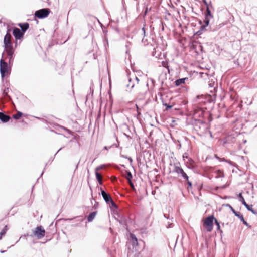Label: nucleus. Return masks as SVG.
Here are the masks:
<instances>
[{
  "label": "nucleus",
  "instance_id": "nucleus-1",
  "mask_svg": "<svg viewBox=\"0 0 257 257\" xmlns=\"http://www.w3.org/2000/svg\"><path fill=\"white\" fill-rule=\"evenodd\" d=\"M216 94L198 95L194 100V104L203 106L205 109L211 110L213 107Z\"/></svg>",
  "mask_w": 257,
  "mask_h": 257
},
{
  "label": "nucleus",
  "instance_id": "nucleus-2",
  "mask_svg": "<svg viewBox=\"0 0 257 257\" xmlns=\"http://www.w3.org/2000/svg\"><path fill=\"white\" fill-rule=\"evenodd\" d=\"M205 109L203 106L194 104L193 106V119H203L206 120L209 114V111Z\"/></svg>",
  "mask_w": 257,
  "mask_h": 257
},
{
  "label": "nucleus",
  "instance_id": "nucleus-3",
  "mask_svg": "<svg viewBox=\"0 0 257 257\" xmlns=\"http://www.w3.org/2000/svg\"><path fill=\"white\" fill-rule=\"evenodd\" d=\"M12 66L9 65V63L6 62L3 58L0 60V73L3 83L4 82V77L10 74Z\"/></svg>",
  "mask_w": 257,
  "mask_h": 257
},
{
  "label": "nucleus",
  "instance_id": "nucleus-4",
  "mask_svg": "<svg viewBox=\"0 0 257 257\" xmlns=\"http://www.w3.org/2000/svg\"><path fill=\"white\" fill-rule=\"evenodd\" d=\"M192 124L195 131L201 133L205 130L206 126V120L203 119H192Z\"/></svg>",
  "mask_w": 257,
  "mask_h": 257
},
{
  "label": "nucleus",
  "instance_id": "nucleus-5",
  "mask_svg": "<svg viewBox=\"0 0 257 257\" xmlns=\"http://www.w3.org/2000/svg\"><path fill=\"white\" fill-rule=\"evenodd\" d=\"M51 13V11L49 8H42L37 10L34 13V19H43L47 18Z\"/></svg>",
  "mask_w": 257,
  "mask_h": 257
},
{
  "label": "nucleus",
  "instance_id": "nucleus-6",
  "mask_svg": "<svg viewBox=\"0 0 257 257\" xmlns=\"http://www.w3.org/2000/svg\"><path fill=\"white\" fill-rule=\"evenodd\" d=\"M215 217L213 215H209L204 220L203 226L208 232H211L213 228Z\"/></svg>",
  "mask_w": 257,
  "mask_h": 257
},
{
  "label": "nucleus",
  "instance_id": "nucleus-7",
  "mask_svg": "<svg viewBox=\"0 0 257 257\" xmlns=\"http://www.w3.org/2000/svg\"><path fill=\"white\" fill-rule=\"evenodd\" d=\"M204 24H202V21L201 20H198L199 24H200V29L197 32H195L193 37L194 38H198V37L203 34V32H205L208 30L207 27L209 25V22L208 20H203Z\"/></svg>",
  "mask_w": 257,
  "mask_h": 257
},
{
  "label": "nucleus",
  "instance_id": "nucleus-8",
  "mask_svg": "<svg viewBox=\"0 0 257 257\" xmlns=\"http://www.w3.org/2000/svg\"><path fill=\"white\" fill-rule=\"evenodd\" d=\"M46 231L42 226H37L33 230L32 234H30L31 237L36 236L38 239L43 238L45 235Z\"/></svg>",
  "mask_w": 257,
  "mask_h": 257
},
{
  "label": "nucleus",
  "instance_id": "nucleus-9",
  "mask_svg": "<svg viewBox=\"0 0 257 257\" xmlns=\"http://www.w3.org/2000/svg\"><path fill=\"white\" fill-rule=\"evenodd\" d=\"M173 172L176 173L178 177H181L184 180H187V178L189 177L188 175L184 171L183 169L181 167L177 165L176 164H174Z\"/></svg>",
  "mask_w": 257,
  "mask_h": 257
},
{
  "label": "nucleus",
  "instance_id": "nucleus-10",
  "mask_svg": "<svg viewBox=\"0 0 257 257\" xmlns=\"http://www.w3.org/2000/svg\"><path fill=\"white\" fill-rule=\"evenodd\" d=\"M5 54L6 57L8 58V63L10 66L13 65L14 59L15 56V50H4L3 55Z\"/></svg>",
  "mask_w": 257,
  "mask_h": 257
},
{
  "label": "nucleus",
  "instance_id": "nucleus-11",
  "mask_svg": "<svg viewBox=\"0 0 257 257\" xmlns=\"http://www.w3.org/2000/svg\"><path fill=\"white\" fill-rule=\"evenodd\" d=\"M208 86L209 87L211 88L210 92L212 94H216L218 88V83L216 79L214 80L213 79H211V80H209L208 82Z\"/></svg>",
  "mask_w": 257,
  "mask_h": 257
},
{
  "label": "nucleus",
  "instance_id": "nucleus-12",
  "mask_svg": "<svg viewBox=\"0 0 257 257\" xmlns=\"http://www.w3.org/2000/svg\"><path fill=\"white\" fill-rule=\"evenodd\" d=\"M13 35L16 40H20L23 38L24 34L21 31L20 29L14 27L13 30Z\"/></svg>",
  "mask_w": 257,
  "mask_h": 257
},
{
  "label": "nucleus",
  "instance_id": "nucleus-13",
  "mask_svg": "<svg viewBox=\"0 0 257 257\" xmlns=\"http://www.w3.org/2000/svg\"><path fill=\"white\" fill-rule=\"evenodd\" d=\"M105 166H106L105 164L100 165L97 166L95 168V176H96V179L100 185H102L103 183H102V181L101 180L100 175L99 173H98V171L100 170L101 169H103L105 167Z\"/></svg>",
  "mask_w": 257,
  "mask_h": 257
},
{
  "label": "nucleus",
  "instance_id": "nucleus-14",
  "mask_svg": "<svg viewBox=\"0 0 257 257\" xmlns=\"http://www.w3.org/2000/svg\"><path fill=\"white\" fill-rule=\"evenodd\" d=\"M60 127L62 128H63L64 130H65L66 132H67L69 134L73 136V137L72 138V139H71L69 141V142H73L74 141H79V140L80 139V137L79 135H78L77 134L74 135V133L72 131H71L70 130L68 129V128L65 127V126H61Z\"/></svg>",
  "mask_w": 257,
  "mask_h": 257
},
{
  "label": "nucleus",
  "instance_id": "nucleus-15",
  "mask_svg": "<svg viewBox=\"0 0 257 257\" xmlns=\"http://www.w3.org/2000/svg\"><path fill=\"white\" fill-rule=\"evenodd\" d=\"M4 50H15V48L13 47V44L11 41V40H7L4 39Z\"/></svg>",
  "mask_w": 257,
  "mask_h": 257
},
{
  "label": "nucleus",
  "instance_id": "nucleus-16",
  "mask_svg": "<svg viewBox=\"0 0 257 257\" xmlns=\"http://www.w3.org/2000/svg\"><path fill=\"white\" fill-rule=\"evenodd\" d=\"M186 164V166L188 168L191 169L192 170H194L197 168V165L196 163L194 160H193L191 158H189V160L185 162Z\"/></svg>",
  "mask_w": 257,
  "mask_h": 257
},
{
  "label": "nucleus",
  "instance_id": "nucleus-17",
  "mask_svg": "<svg viewBox=\"0 0 257 257\" xmlns=\"http://www.w3.org/2000/svg\"><path fill=\"white\" fill-rule=\"evenodd\" d=\"M211 7H207L206 8V11L204 13V20H208V22H210V19L213 18V16L211 13Z\"/></svg>",
  "mask_w": 257,
  "mask_h": 257
},
{
  "label": "nucleus",
  "instance_id": "nucleus-18",
  "mask_svg": "<svg viewBox=\"0 0 257 257\" xmlns=\"http://www.w3.org/2000/svg\"><path fill=\"white\" fill-rule=\"evenodd\" d=\"M11 117L4 112H0V120L3 123H5L10 121Z\"/></svg>",
  "mask_w": 257,
  "mask_h": 257
},
{
  "label": "nucleus",
  "instance_id": "nucleus-19",
  "mask_svg": "<svg viewBox=\"0 0 257 257\" xmlns=\"http://www.w3.org/2000/svg\"><path fill=\"white\" fill-rule=\"evenodd\" d=\"M107 205L109 206L111 212L115 214V211L118 209V207L113 200L109 202L108 204H107Z\"/></svg>",
  "mask_w": 257,
  "mask_h": 257
},
{
  "label": "nucleus",
  "instance_id": "nucleus-20",
  "mask_svg": "<svg viewBox=\"0 0 257 257\" xmlns=\"http://www.w3.org/2000/svg\"><path fill=\"white\" fill-rule=\"evenodd\" d=\"M21 31L25 34L26 31L29 28V24L27 22L20 23L18 24Z\"/></svg>",
  "mask_w": 257,
  "mask_h": 257
},
{
  "label": "nucleus",
  "instance_id": "nucleus-21",
  "mask_svg": "<svg viewBox=\"0 0 257 257\" xmlns=\"http://www.w3.org/2000/svg\"><path fill=\"white\" fill-rule=\"evenodd\" d=\"M56 223L54 225L53 222H52L49 226L48 228L47 229V233L54 234L56 232Z\"/></svg>",
  "mask_w": 257,
  "mask_h": 257
},
{
  "label": "nucleus",
  "instance_id": "nucleus-22",
  "mask_svg": "<svg viewBox=\"0 0 257 257\" xmlns=\"http://www.w3.org/2000/svg\"><path fill=\"white\" fill-rule=\"evenodd\" d=\"M130 238L132 242V246L134 247L138 245V239L134 234H130Z\"/></svg>",
  "mask_w": 257,
  "mask_h": 257
},
{
  "label": "nucleus",
  "instance_id": "nucleus-23",
  "mask_svg": "<svg viewBox=\"0 0 257 257\" xmlns=\"http://www.w3.org/2000/svg\"><path fill=\"white\" fill-rule=\"evenodd\" d=\"M188 78L184 77L182 78H179L175 80V85L176 86H179L181 84H184L185 83V81L188 80Z\"/></svg>",
  "mask_w": 257,
  "mask_h": 257
},
{
  "label": "nucleus",
  "instance_id": "nucleus-24",
  "mask_svg": "<svg viewBox=\"0 0 257 257\" xmlns=\"http://www.w3.org/2000/svg\"><path fill=\"white\" fill-rule=\"evenodd\" d=\"M128 83L126 84L125 85L126 87L128 88V89H126V91H131L135 86V84L133 82H132V79L128 76Z\"/></svg>",
  "mask_w": 257,
  "mask_h": 257
},
{
  "label": "nucleus",
  "instance_id": "nucleus-25",
  "mask_svg": "<svg viewBox=\"0 0 257 257\" xmlns=\"http://www.w3.org/2000/svg\"><path fill=\"white\" fill-rule=\"evenodd\" d=\"M97 213V211H93L90 213L89 214L87 217L88 222H92L94 219L95 217L96 216Z\"/></svg>",
  "mask_w": 257,
  "mask_h": 257
},
{
  "label": "nucleus",
  "instance_id": "nucleus-26",
  "mask_svg": "<svg viewBox=\"0 0 257 257\" xmlns=\"http://www.w3.org/2000/svg\"><path fill=\"white\" fill-rule=\"evenodd\" d=\"M94 93V89H93V84L91 83L90 86V93L88 94L86 96V101H88L90 97H92Z\"/></svg>",
  "mask_w": 257,
  "mask_h": 257
},
{
  "label": "nucleus",
  "instance_id": "nucleus-27",
  "mask_svg": "<svg viewBox=\"0 0 257 257\" xmlns=\"http://www.w3.org/2000/svg\"><path fill=\"white\" fill-rule=\"evenodd\" d=\"M238 200L244 206H246L247 203L246 202L243 196H242V192L239 193L237 195Z\"/></svg>",
  "mask_w": 257,
  "mask_h": 257
},
{
  "label": "nucleus",
  "instance_id": "nucleus-28",
  "mask_svg": "<svg viewBox=\"0 0 257 257\" xmlns=\"http://www.w3.org/2000/svg\"><path fill=\"white\" fill-rule=\"evenodd\" d=\"M245 207L248 211H250L252 214L257 215V210L252 208V205H249L247 204L245 206Z\"/></svg>",
  "mask_w": 257,
  "mask_h": 257
},
{
  "label": "nucleus",
  "instance_id": "nucleus-29",
  "mask_svg": "<svg viewBox=\"0 0 257 257\" xmlns=\"http://www.w3.org/2000/svg\"><path fill=\"white\" fill-rule=\"evenodd\" d=\"M232 213L234 214V215L238 217L240 221L244 219L243 215L239 211H236L235 209H233Z\"/></svg>",
  "mask_w": 257,
  "mask_h": 257
},
{
  "label": "nucleus",
  "instance_id": "nucleus-30",
  "mask_svg": "<svg viewBox=\"0 0 257 257\" xmlns=\"http://www.w3.org/2000/svg\"><path fill=\"white\" fill-rule=\"evenodd\" d=\"M71 144V147L73 148L74 149L78 150L80 147V143L79 141H74L73 142H69Z\"/></svg>",
  "mask_w": 257,
  "mask_h": 257
},
{
  "label": "nucleus",
  "instance_id": "nucleus-31",
  "mask_svg": "<svg viewBox=\"0 0 257 257\" xmlns=\"http://www.w3.org/2000/svg\"><path fill=\"white\" fill-rule=\"evenodd\" d=\"M214 223L217 227V230L219 231L220 233V235L222 236V234L223 233V231L220 228V225L219 222L218 220L215 218L214 220Z\"/></svg>",
  "mask_w": 257,
  "mask_h": 257
},
{
  "label": "nucleus",
  "instance_id": "nucleus-32",
  "mask_svg": "<svg viewBox=\"0 0 257 257\" xmlns=\"http://www.w3.org/2000/svg\"><path fill=\"white\" fill-rule=\"evenodd\" d=\"M106 204L111 201L113 199L109 193H107L105 196L103 197Z\"/></svg>",
  "mask_w": 257,
  "mask_h": 257
},
{
  "label": "nucleus",
  "instance_id": "nucleus-33",
  "mask_svg": "<svg viewBox=\"0 0 257 257\" xmlns=\"http://www.w3.org/2000/svg\"><path fill=\"white\" fill-rule=\"evenodd\" d=\"M235 141H236L235 138L234 137L230 136H228V137H227L226 138V141H224V143H226L231 142V143H234Z\"/></svg>",
  "mask_w": 257,
  "mask_h": 257
},
{
  "label": "nucleus",
  "instance_id": "nucleus-34",
  "mask_svg": "<svg viewBox=\"0 0 257 257\" xmlns=\"http://www.w3.org/2000/svg\"><path fill=\"white\" fill-rule=\"evenodd\" d=\"M203 51V47L200 43H199L198 45H197V49L196 50V55H199L200 54V53H202Z\"/></svg>",
  "mask_w": 257,
  "mask_h": 257
},
{
  "label": "nucleus",
  "instance_id": "nucleus-35",
  "mask_svg": "<svg viewBox=\"0 0 257 257\" xmlns=\"http://www.w3.org/2000/svg\"><path fill=\"white\" fill-rule=\"evenodd\" d=\"M215 173L217 174L216 176L215 177L216 178H222L224 176L223 172L219 169L215 171Z\"/></svg>",
  "mask_w": 257,
  "mask_h": 257
},
{
  "label": "nucleus",
  "instance_id": "nucleus-36",
  "mask_svg": "<svg viewBox=\"0 0 257 257\" xmlns=\"http://www.w3.org/2000/svg\"><path fill=\"white\" fill-rule=\"evenodd\" d=\"M8 229V227L7 225H5L3 229L0 232V240L2 238L3 236L5 235L7 230Z\"/></svg>",
  "mask_w": 257,
  "mask_h": 257
},
{
  "label": "nucleus",
  "instance_id": "nucleus-37",
  "mask_svg": "<svg viewBox=\"0 0 257 257\" xmlns=\"http://www.w3.org/2000/svg\"><path fill=\"white\" fill-rule=\"evenodd\" d=\"M23 115V113L18 111L17 113L13 115L12 118L15 120H18Z\"/></svg>",
  "mask_w": 257,
  "mask_h": 257
},
{
  "label": "nucleus",
  "instance_id": "nucleus-38",
  "mask_svg": "<svg viewBox=\"0 0 257 257\" xmlns=\"http://www.w3.org/2000/svg\"><path fill=\"white\" fill-rule=\"evenodd\" d=\"M162 65L163 67L166 68L168 70V73H170V70L169 68V65L168 62L167 61H163L162 62Z\"/></svg>",
  "mask_w": 257,
  "mask_h": 257
},
{
  "label": "nucleus",
  "instance_id": "nucleus-39",
  "mask_svg": "<svg viewBox=\"0 0 257 257\" xmlns=\"http://www.w3.org/2000/svg\"><path fill=\"white\" fill-rule=\"evenodd\" d=\"M63 148H64V147L60 148V149H59L57 151V152L55 154V155H54V156H51V157L50 158V159H49V161H48V163H47L45 164V166H46L47 165V164H48V163H51L53 161V160H54V158H55V156H56V155H57V153H58L60 150H61Z\"/></svg>",
  "mask_w": 257,
  "mask_h": 257
},
{
  "label": "nucleus",
  "instance_id": "nucleus-40",
  "mask_svg": "<svg viewBox=\"0 0 257 257\" xmlns=\"http://www.w3.org/2000/svg\"><path fill=\"white\" fill-rule=\"evenodd\" d=\"M125 172L126 173L125 178H126V180H127V181L132 180L133 179V175H132V173L129 170H126Z\"/></svg>",
  "mask_w": 257,
  "mask_h": 257
},
{
  "label": "nucleus",
  "instance_id": "nucleus-41",
  "mask_svg": "<svg viewBox=\"0 0 257 257\" xmlns=\"http://www.w3.org/2000/svg\"><path fill=\"white\" fill-rule=\"evenodd\" d=\"M189 177L187 178V180H185L187 184V189L188 190V191H189L190 190L192 189V183L189 180Z\"/></svg>",
  "mask_w": 257,
  "mask_h": 257
},
{
  "label": "nucleus",
  "instance_id": "nucleus-42",
  "mask_svg": "<svg viewBox=\"0 0 257 257\" xmlns=\"http://www.w3.org/2000/svg\"><path fill=\"white\" fill-rule=\"evenodd\" d=\"M200 75L201 77L203 79H206V77H211L212 76V74H210L207 72H200Z\"/></svg>",
  "mask_w": 257,
  "mask_h": 257
},
{
  "label": "nucleus",
  "instance_id": "nucleus-43",
  "mask_svg": "<svg viewBox=\"0 0 257 257\" xmlns=\"http://www.w3.org/2000/svg\"><path fill=\"white\" fill-rule=\"evenodd\" d=\"M163 106H164L165 107V110L166 111H168L170 109H171L172 107H173V105H171V104H170L169 103H167L166 102H163Z\"/></svg>",
  "mask_w": 257,
  "mask_h": 257
},
{
  "label": "nucleus",
  "instance_id": "nucleus-44",
  "mask_svg": "<svg viewBox=\"0 0 257 257\" xmlns=\"http://www.w3.org/2000/svg\"><path fill=\"white\" fill-rule=\"evenodd\" d=\"M202 2L206 6V8H207V7L213 8L211 2H210V3H208L206 0H202Z\"/></svg>",
  "mask_w": 257,
  "mask_h": 257
},
{
  "label": "nucleus",
  "instance_id": "nucleus-45",
  "mask_svg": "<svg viewBox=\"0 0 257 257\" xmlns=\"http://www.w3.org/2000/svg\"><path fill=\"white\" fill-rule=\"evenodd\" d=\"M195 43L196 42L192 43L190 46V48L192 50H194L195 52H196V50L197 49V45H198V44H196Z\"/></svg>",
  "mask_w": 257,
  "mask_h": 257
},
{
  "label": "nucleus",
  "instance_id": "nucleus-46",
  "mask_svg": "<svg viewBox=\"0 0 257 257\" xmlns=\"http://www.w3.org/2000/svg\"><path fill=\"white\" fill-rule=\"evenodd\" d=\"M8 85H7V87L3 90L2 94L4 96H8V90H9Z\"/></svg>",
  "mask_w": 257,
  "mask_h": 257
},
{
  "label": "nucleus",
  "instance_id": "nucleus-47",
  "mask_svg": "<svg viewBox=\"0 0 257 257\" xmlns=\"http://www.w3.org/2000/svg\"><path fill=\"white\" fill-rule=\"evenodd\" d=\"M166 73H165L164 74V76L165 77V78H161V77H162V74H161L160 77H159V80H161V86H162L164 84V79H166Z\"/></svg>",
  "mask_w": 257,
  "mask_h": 257
},
{
  "label": "nucleus",
  "instance_id": "nucleus-48",
  "mask_svg": "<svg viewBox=\"0 0 257 257\" xmlns=\"http://www.w3.org/2000/svg\"><path fill=\"white\" fill-rule=\"evenodd\" d=\"M100 190L101 192H100V193H99V194L101 195L102 196V197H103L107 193H108V192H106L104 190H103V189L102 188H100Z\"/></svg>",
  "mask_w": 257,
  "mask_h": 257
},
{
  "label": "nucleus",
  "instance_id": "nucleus-49",
  "mask_svg": "<svg viewBox=\"0 0 257 257\" xmlns=\"http://www.w3.org/2000/svg\"><path fill=\"white\" fill-rule=\"evenodd\" d=\"M8 40H11V38H12V36L11 35V33H6V35L4 36V39H6Z\"/></svg>",
  "mask_w": 257,
  "mask_h": 257
},
{
  "label": "nucleus",
  "instance_id": "nucleus-50",
  "mask_svg": "<svg viewBox=\"0 0 257 257\" xmlns=\"http://www.w3.org/2000/svg\"><path fill=\"white\" fill-rule=\"evenodd\" d=\"M151 10V8L149 9L147 7H145L144 12H143V17H145L149 12V11Z\"/></svg>",
  "mask_w": 257,
  "mask_h": 257
},
{
  "label": "nucleus",
  "instance_id": "nucleus-51",
  "mask_svg": "<svg viewBox=\"0 0 257 257\" xmlns=\"http://www.w3.org/2000/svg\"><path fill=\"white\" fill-rule=\"evenodd\" d=\"M115 146L116 148L118 147V145L116 144H113L111 146H110L109 147L108 146H104L103 148L104 150H108L109 149L111 148L112 147Z\"/></svg>",
  "mask_w": 257,
  "mask_h": 257
},
{
  "label": "nucleus",
  "instance_id": "nucleus-52",
  "mask_svg": "<svg viewBox=\"0 0 257 257\" xmlns=\"http://www.w3.org/2000/svg\"><path fill=\"white\" fill-rule=\"evenodd\" d=\"M13 29H14V27H10V26H8L7 27V29L6 33H11L12 32H13Z\"/></svg>",
  "mask_w": 257,
  "mask_h": 257
},
{
  "label": "nucleus",
  "instance_id": "nucleus-53",
  "mask_svg": "<svg viewBox=\"0 0 257 257\" xmlns=\"http://www.w3.org/2000/svg\"><path fill=\"white\" fill-rule=\"evenodd\" d=\"M223 206H225V207H227L228 208H229V209H230L231 211L232 212V211H233V209H234L232 206L229 204H224Z\"/></svg>",
  "mask_w": 257,
  "mask_h": 257
},
{
  "label": "nucleus",
  "instance_id": "nucleus-54",
  "mask_svg": "<svg viewBox=\"0 0 257 257\" xmlns=\"http://www.w3.org/2000/svg\"><path fill=\"white\" fill-rule=\"evenodd\" d=\"M128 182V183L129 184L130 186H131V187L134 189V190H135V186H134V183H133L132 181L131 180V181H127Z\"/></svg>",
  "mask_w": 257,
  "mask_h": 257
},
{
  "label": "nucleus",
  "instance_id": "nucleus-55",
  "mask_svg": "<svg viewBox=\"0 0 257 257\" xmlns=\"http://www.w3.org/2000/svg\"><path fill=\"white\" fill-rule=\"evenodd\" d=\"M165 23L162 21H160V25H161V30L163 31L164 30V26H165Z\"/></svg>",
  "mask_w": 257,
  "mask_h": 257
},
{
  "label": "nucleus",
  "instance_id": "nucleus-56",
  "mask_svg": "<svg viewBox=\"0 0 257 257\" xmlns=\"http://www.w3.org/2000/svg\"><path fill=\"white\" fill-rule=\"evenodd\" d=\"M189 158L190 157L188 156V154L187 153H185L183 155V158L184 160H185V158H186L187 159H188V160H189Z\"/></svg>",
  "mask_w": 257,
  "mask_h": 257
},
{
  "label": "nucleus",
  "instance_id": "nucleus-57",
  "mask_svg": "<svg viewBox=\"0 0 257 257\" xmlns=\"http://www.w3.org/2000/svg\"><path fill=\"white\" fill-rule=\"evenodd\" d=\"M98 205H99V203L95 201L94 205L92 207L93 209H96L98 208Z\"/></svg>",
  "mask_w": 257,
  "mask_h": 257
},
{
  "label": "nucleus",
  "instance_id": "nucleus-58",
  "mask_svg": "<svg viewBox=\"0 0 257 257\" xmlns=\"http://www.w3.org/2000/svg\"><path fill=\"white\" fill-rule=\"evenodd\" d=\"M226 162L228 163L229 164H230L232 166H234L235 164V163H234V162H233L232 161H231L230 160H227Z\"/></svg>",
  "mask_w": 257,
  "mask_h": 257
},
{
  "label": "nucleus",
  "instance_id": "nucleus-59",
  "mask_svg": "<svg viewBox=\"0 0 257 257\" xmlns=\"http://www.w3.org/2000/svg\"><path fill=\"white\" fill-rule=\"evenodd\" d=\"M241 221V222H242V223H243L244 225H245V226H247V227H249V226H250L249 225L248 223H247V222L244 220V218L243 220H242Z\"/></svg>",
  "mask_w": 257,
  "mask_h": 257
},
{
  "label": "nucleus",
  "instance_id": "nucleus-60",
  "mask_svg": "<svg viewBox=\"0 0 257 257\" xmlns=\"http://www.w3.org/2000/svg\"><path fill=\"white\" fill-rule=\"evenodd\" d=\"M124 218H125V217H121V220H118V221H119V223H120L121 224H124V221H125V220H124Z\"/></svg>",
  "mask_w": 257,
  "mask_h": 257
},
{
  "label": "nucleus",
  "instance_id": "nucleus-61",
  "mask_svg": "<svg viewBox=\"0 0 257 257\" xmlns=\"http://www.w3.org/2000/svg\"><path fill=\"white\" fill-rule=\"evenodd\" d=\"M120 157L121 158L127 159H128V158H129L128 156L125 155H123V154H120Z\"/></svg>",
  "mask_w": 257,
  "mask_h": 257
},
{
  "label": "nucleus",
  "instance_id": "nucleus-62",
  "mask_svg": "<svg viewBox=\"0 0 257 257\" xmlns=\"http://www.w3.org/2000/svg\"><path fill=\"white\" fill-rule=\"evenodd\" d=\"M172 227H173V224L172 223L168 222V224H167V228H171Z\"/></svg>",
  "mask_w": 257,
  "mask_h": 257
},
{
  "label": "nucleus",
  "instance_id": "nucleus-63",
  "mask_svg": "<svg viewBox=\"0 0 257 257\" xmlns=\"http://www.w3.org/2000/svg\"><path fill=\"white\" fill-rule=\"evenodd\" d=\"M127 160L129 161L130 164L132 165L133 163V159L132 158V157H129Z\"/></svg>",
  "mask_w": 257,
  "mask_h": 257
},
{
  "label": "nucleus",
  "instance_id": "nucleus-64",
  "mask_svg": "<svg viewBox=\"0 0 257 257\" xmlns=\"http://www.w3.org/2000/svg\"><path fill=\"white\" fill-rule=\"evenodd\" d=\"M214 158L217 159L218 160H221V158L219 157L217 154L214 155Z\"/></svg>",
  "mask_w": 257,
  "mask_h": 257
}]
</instances>
